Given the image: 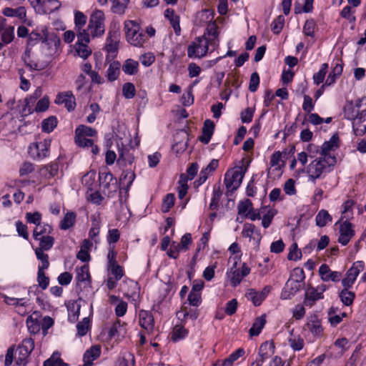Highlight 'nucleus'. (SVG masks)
Returning <instances> with one entry per match:
<instances>
[{
	"label": "nucleus",
	"instance_id": "nucleus-1",
	"mask_svg": "<svg viewBox=\"0 0 366 366\" xmlns=\"http://www.w3.org/2000/svg\"><path fill=\"white\" fill-rule=\"evenodd\" d=\"M219 46L218 32L216 27L212 28L205 35L197 37L187 47L189 58L202 59L205 56L211 47L210 52L214 51Z\"/></svg>",
	"mask_w": 366,
	"mask_h": 366
},
{
	"label": "nucleus",
	"instance_id": "nucleus-2",
	"mask_svg": "<svg viewBox=\"0 0 366 366\" xmlns=\"http://www.w3.org/2000/svg\"><path fill=\"white\" fill-rule=\"evenodd\" d=\"M336 162L337 159L335 156H320L316 158L307 168L310 179L315 182L317 179L321 178L323 174L330 172Z\"/></svg>",
	"mask_w": 366,
	"mask_h": 366
},
{
	"label": "nucleus",
	"instance_id": "nucleus-3",
	"mask_svg": "<svg viewBox=\"0 0 366 366\" xmlns=\"http://www.w3.org/2000/svg\"><path fill=\"white\" fill-rule=\"evenodd\" d=\"M124 29L127 41L134 46H142L147 39L144 32L140 31L139 25L134 21L124 22Z\"/></svg>",
	"mask_w": 366,
	"mask_h": 366
},
{
	"label": "nucleus",
	"instance_id": "nucleus-4",
	"mask_svg": "<svg viewBox=\"0 0 366 366\" xmlns=\"http://www.w3.org/2000/svg\"><path fill=\"white\" fill-rule=\"evenodd\" d=\"M105 15L102 10H95L90 16L88 31L92 37L101 36L105 31Z\"/></svg>",
	"mask_w": 366,
	"mask_h": 366
},
{
	"label": "nucleus",
	"instance_id": "nucleus-5",
	"mask_svg": "<svg viewBox=\"0 0 366 366\" xmlns=\"http://www.w3.org/2000/svg\"><path fill=\"white\" fill-rule=\"evenodd\" d=\"M245 172L246 169H243L242 167L227 171L224 180L227 189L231 191L237 189L242 183Z\"/></svg>",
	"mask_w": 366,
	"mask_h": 366
},
{
	"label": "nucleus",
	"instance_id": "nucleus-6",
	"mask_svg": "<svg viewBox=\"0 0 366 366\" xmlns=\"http://www.w3.org/2000/svg\"><path fill=\"white\" fill-rule=\"evenodd\" d=\"M337 225H339V237L337 241L342 245L345 246L355 234L354 225L347 220L344 222L339 220L335 224V226Z\"/></svg>",
	"mask_w": 366,
	"mask_h": 366
},
{
	"label": "nucleus",
	"instance_id": "nucleus-7",
	"mask_svg": "<svg viewBox=\"0 0 366 366\" xmlns=\"http://www.w3.org/2000/svg\"><path fill=\"white\" fill-rule=\"evenodd\" d=\"M51 141L44 139L40 142H34L29 147V154L35 160L42 159L49 154Z\"/></svg>",
	"mask_w": 366,
	"mask_h": 366
},
{
	"label": "nucleus",
	"instance_id": "nucleus-8",
	"mask_svg": "<svg viewBox=\"0 0 366 366\" xmlns=\"http://www.w3.org/2000/svg\"><path fill=\"white\" fill-rule=\"evenodd\" d=\"M364 267V262L357 261L354 262L352 266L347 271L345 277L342 280V285L343 287L351 288L360 272L363 270Z\"/></svg>",
	"mask_w": 366,
	"mask_h": 366
},
{
	"label": "nucleus",
	"instance_id": "nucleus-9",
	"mask_svg": "<svg viewBox=\"0 0 366 366\" xmlns=\"http://www.w3.org/2000/svg\"><path fill=\"white\" fill-rule=\"evenodd\" d=\"M270 291L271 287L265 286L260 292H257L254 289H249L245 295L247 300L252 301L254 306H259Z\"/></svg>",
	"mask_w": 366,
	"mask_h": 366
},
{
	"label": "nucleus",
	"instance_id": "nucleus-10",
	"mask_svg": "<svg viewBox=\"0 0 366 366\" xmlns=\"http://www.w3.org/2000/svg\"><path fill=\"white\" fill-rule=\"evenodd\" d=\"M54 102L57 104H64L69 112L74 111L76 107V99L71 91L59 93Z\"/></svg>",
	"mask_w": 366,
	"mask_h": 366
},
{
	"label": "nucleus",
	"instance_id": "nucleus-11",
	"mask_svg": "<svg viewBox=\"0 0 366 366\" xmlns=\"http://www.w3.org/2000/svg\"><path fill=\"white\" fill-rule=\"evenodd\" d=\"M302 285V283L289 278L282 290L281 297L284 300L291 299L292 297L301 290Z\"/></svg>",
	"mask_w": 366,
	"mask_h": 366
},
{
	"label": "nucleus",
	"instance_id": "nucleus-12",
	"mask_svg": "<svg viewBox=\"0 0 366 366\" xmlns=\"http://www.w3.org/2000/svg\"><path fill=\"white\" fill-rule=\"evenodd\" d=\"M319 273L324 282L332 281L338 282L342 278V272L332 271L326 264H322L319 268Z\"/></svg>",
	"mask_w": 366,
	"mask_h": 366
},
{
	"label": "nucleus",
	"instance_id": "nucleus-13",
	"mask_svg": "<svg viewBox=\"0 0 366 366\" xmlns=\"http://www.w3.org/2000/svg\"><path fill=\"white\" fill-rule=\"evenodd\" d=\"M325 290V287L320 292H318L317 290L314 287L308 288L305 292L303 304L307 307H312L317 300L324 298L323 292Z\"/></svg>",
	"mask_w": 366,
	"mask_h": 366
},
{
	"label": "nucleus",
	"instance_id": "nucleus-14",
	"mask_svg": "<svg viewBox=\"0 0 366 366\" xmlns=\"http://www.w3.org/2000/svg\"><path fill=\"white\" fill-rule=\"evenodd\" d=\"M352 128L357 136H361L366 133V109L358 113L352 121Z\"/></svg>",
	"mask_w": 366,
	"mask_h": 366
},
{
	"label": "nucleus",
	"instance_id": "nucleus-15",
	"mask_svg": "<svg viewBox=\"0 0 366 366\" xmlns=\"http://www.w3.org/2000/svg\"><path fill=\"white\" fill-rule=\"evenodd\" d=\"M118 154L119 157L117 162L120 167H124L127 164L131 165L133 163L134 157L129 148L124 146L119 147Z\"/></svg>",
	"mask_w": 366,
	"mask_h": 366
},
{
	"label": "nucleus",
	"instance_id": "nucleus-16",
	"mask_svg": "<svg viewBox=\"0 0 366 366\" xmlns=\"http://www.w3.org/2000/svg\"><path fill=\"white\" fill-rule=\"evenodd\" d=\"M99 180L101 184L104 189L115 191L117 188V180L114 175L109 172H99Z\"/></svg>",
	"mask_w": 366,
	"mask_h": 366
},
{
	"label": "nucleus",
	"instance_id": "nucleus-17",
	"mask_svg": "<svg viewBox=\"0 0 366 366\" xmlns=\"http://www.w3.org/2000/svg\"><path fill=\"white\" fill-rule=\"evenodd\" d=\"M139 325L146 330L148 332L153 331L154 327V320L152 315L144 310H142L139 312Z\"/></svg>",
	"mask_w": 366,
	"mask_h": 366
},
{
	"label": "nucleus",
	"instance_id": "nucleus-18",
	"mask_svg": "<svg viewBox=\"0 0 366 366\" xmlns=\"http://www.w3.org/2000/svg\"><path fill=\"white\" fill-rule=\"evenodd\" d=\"M339 140V137L337 134H334L332 136L330 139L327 142H325L321 147L320 151V155L322 157L326 156H332L330 154L331 151H334L337 148V142Z\"/></svg>",
	"mask_w": 366,
	"mask_h": 366
},
{
	"label": "nucleus",
	"instance_id": "nucleus-19",
	"mask_svg": "<svg viewBox=\"0 0 366 366\" xmlns=\"http://www.w3.org/2000/svg\"><path fill=\"white\" fill-rule=\"evenodd\" d=\"M214 122L210 119L205 120L202 128V134L199 138V141L205 144H208L214 133Z\"/></svg>",
	"mask_w": 366,
	"mask_h": 366
},
{
	"label": "nucleus",
	"instance_id": "nucleus-20",
	"mask_svg": "<svg viewBox=\"0 0 366 366\" xmlns=\"http://www.w3.org/2000/svg\"><path fill=\"white\" fill-rule=\"evenodd\" d=\"M164 16L169 20L176 35H180L181 27L179 24V16L175 14L172 9H167L164 11Z\"/></svg>",
	"mask_w": 366,
	"mask_h": 366
},
{
	"label": "nucleus",
	"instance_id": "nucleus-21",
	"mask_svg": "<svg viewBox=\"0 0 366 366\" xmlns=\"http://www.w3.org/2000/svg\"><path fill=\"white\" fill-rule=\"evenodd\" d=\"M34 348V341L32 338L24 339L21 344L19 345L17 350L19 355H22L23 358H27Z\"/></svg>",
	"mask_w": 366,
	"mask_h": 366
},
{
	"label": "nucleus",
	"instance_id": "nucleus-22",
	"mask_svg": "<svg viewBox=\"0 0 366 366\" xmlns=\"http://www.w3.org/2000/svg\"><path fill=\"white\" fill-rule=\"evenodd\" d=\"M135 177L136 175L134 172L130 169L123 171L120 177V184L124 185L122 189H124L126 192H128L129 190Z\"/></svg>",
	"mask_w": 366,
	"mask_h": 366
},
{
	"label": "nucleus",
	"instance_id": "nucleus-23",
	"mask_svg": "<svg viewBox=\"0 0 366 366\" xmlns=\"http://www.w3.org/2000/svg\"><path fill=\"white\" fill-rule=\"evenodd\" d=\"M112 6L111 11L118 15H124L128 7L130 0H109Z\"/></svg>",
	"mask_w": 366,
	"mask_h": 366
},
{
	"label": "nucleus",
	"instance_id": "nucleus-24",
	"mask_svg": "<svg viewBox=\"0 0 366 366\" xmlns=\"http://www.w3.org/2000/svg\"><path fill=\"white\" fill-rule=\"evenodd\" d=\"M274 352V345L272 342H264L261 344L259 350L258 355L260 356L263 360H266L269 358Z\"/></svg>",
	"mask_w": 366,
	"mask_h": 366
},
{
	"label": "nucleus",
	"instance_id": "nucleus-25",
	"mask_svg": "<svg viewBox=\"0 0 366 366\" xmlns=\"http://www.w3.org/2000/svg\"><path fill=\"white\" fill-rule=\"evenodd\" d=\"M119 36V34L117 31H109L105 46L109 52H114L117 50Z\"/></svg>",
	"mask_w": 366,
	"mask_h": 366
},
{
	"label": "nucleus",
	"instance_id": "nucleus-26",
	"mask_svg": "<svg viewBox=\"0 0 366 366\" xmlns=\"http://www.w3.org/2000/svg\"><path fill=\"white\" fill-rule=\"evenodd\" d=\"M266 324V315L264 314L255 319L252 327L249 330L250 336H257Z\"/></svg>",
	"mask_w": 366,
	"mask_h": 366
},
{
	"label": "nucleus",
	"instance_id": "nucleus-27",
	"mask_svg": "<svg viewBox=\"0 0 366 366\" xmlns=\"http://www.w3.org/2000/svg\"><path fill=\"white\" fill-rule=\"evenodd\" d=\"M218 160L214 159L209 162L207 167H205L200 172L199 179L196 181V182L198 183V185L202 184L207 179V170H209V172H214L218 167Z\"/></svg>",
	"mask_w": 366,
	"mask_h": 366
},
{
	"label": "nucleus",
	"instance_id": "nucleus-28",
	"mask_svg": "<svg viewBox=\"0 0 366 366\" xmlns=\"http://www.w3.org/2000/svg\"><path fill=\"white\" fill-rule=\"evenodd\" d=\"M47 38L48 33L46 29H42L41 33L34 31L29 35L28 44L33 46L40 41L42 42L46 41Z\"/></svg>",
	"mask_w": 366,
	"mask_h": 366
},
{
	"label": "nucleus",
	"instance_id": "nucleus-29",
	"mask_svg": "<svg viewBox=\"0 0 366 366\" xmlns=\"http://www.w3.org/2000/svg\"><path fill=\"white\" fill-rule=\"evenodd\" d=\"M350 288L343 287L342 290L339 292V297L341 302L345 306H350L352 305L354 300L355 298V293L354 292L350 291Z\"/></svg>",
	"mask_w": 366,
	"mask_h": 366
},
{
	"label": "nucleus",
	"instance_id": "nucleus-30",
	"mask_svg": "<svg viewBox=\"0 0 366 366\" xmlns=\"http://www.w3.org/2000/svg\"><path fill=\"white\" fill-rule=\"evenodd\" d=\"M101 354V348L98 345L92 346L84 355V361L92 365V362L97 359Z\"/></svg>",
	"mask_w": 366,
	"mask_h": 366
},
{
	"label": "nucleus",
	"instance_id": "nucleus-31",
	"mask_svg": "<svg viewBox=\"0 0 366 366\" xmlns=\"http://www.w3.org/2000/svg\"><path fill=\"white\" fill-rule=\"evenodd\" d=\"M332 216L325 209L320 210L315 217L316 224L320 227L326 226L328 222H332Z\"/></svg>",
	"mask_w": 366,
	"mask_h": 366
},
{
	"label": "nucleus",
	"instance_id": "nucleus-32",
	"mask_svg": "<svg viewBox=\"0 0 366 366\" xmlns=\"http://www.w3.org/2000/svg\"><path fill=\"white\" fill-rule=\"evenodd\" d=\"M76 280L78 283L83 282L85 285L90 284V274L87 265H84L76 269Z\"/></svg>",
	"mask_w": 366,
	"mask_h": 366
},
{
	"label": "nucleus",
	"instance_id": "nucleus-33",
	"mask_svg": "<svg viewBox=\"0 0 366 366\" xmlns=\"http://www.w3.org/2000/svg\"><path fill=\"white\" fill-rule=\"evenodd\" d=\"M53 228L51 225L46 223H40L35 227L33 231V237L34 239H38L39 237H41L46 234H49L52 232Z\"/></svg>",
	"mask_w": 366,
	"mask_h": 366
},
{
	"label": "nucleus",
	"instance_id": "nucleus-34",
	"mask_svg": "<svg viewBox=\"0 0 366 366\" xmlns=\"http://www.w3.org/2000/svg\"><path fill=\"white\" fill-rule=\"evenodd\" d=\"M120 72V63L119 61H113L111 63L107 71V77L109 81H115Z\"/></svg>",
	"mask_w": 366,
	"mask_h": 366
},
{
	"label": "nucleus",
	"instance_id": "nucleus-35",
	"mask_svg": "<svg viewBox=\"0 0 366 366\" xmlns=\"http://www.w3.org/2000/svg\"><path fill=\"white\" fill-rule=\"evenodd\" d=\"M36 240L39 241V246L36 249H41V251L50 250L54 244V238L50 235H43Z\"/></svg>",
	"mask_w": 366,
	"mask_h": 366
},
{
	"label": "nucleus",
	"instance_id": "nucleus-36",
	"mask_svg": "<svg viewBox=\"0 0 366 366\" xmlns=\"http://www.w3.org/2000/svg\"><path fill=\"white\" fill-rule=\"evenodd\" d=\"M139 63L138 61L133 60L132 59H127L123 66L122 71L129 75H134L138 72Z\"/></svg>",
	"mask_w": 366,
	"mask_h": 366
},
{
	"label": "nucleus",
	"instance_id": "nucleus-37",
	"mask_svg": "<svg viewBox=\"0 0 366 366\" xmlns=\"http://www.w3.org/2000/svg\"><path fill=\"white\" fill-rule=\"evenodd\" d=\"M76 214L74 212H68L60 222L59 227L62 230H66L73 227L76 220Z\"/></svg>",
	"mask_w": 366,
	"mask_h": 366
},
{
	"label": "nucleus",
	"instance_id": "nucleus-38",
	"mask_svg": "<svg viewBox=\"0 0 366 366\" xmlns=\"http://www.w3.org/2000/svg\"><path fill=\"white\" fill-rule=\"evenodd\" d=\"M80 305L77 304L76 302H73L67 306L68 320L69 322L74 323L78 320L80 313Z\"/></svg>",
	"mask_w": 366,
	"mask_h": 366
},
{
	"label": "nucleus",
	"instance_id": "nucleus-39",
	"mask_svg": "<svg viewBox=\"0 0 366 366\" xmlns=\"http://www.w3.org/2000/svg\"><path fill=\"white\" fill-rule=\"evenodd\" d=\"M343 68L341 64H337L332 69V71L329 74L325 85L330 86L333 84L337 76H340L342 72Z\"/></svg>",
	"mask_w": 366,
	"mask_h": 366
},
{
	"label": "nucleus",
	"instance_id": "nucleus-40",
	"mask_svg": "<svg viewBox=\"0 0 366 366\" xmlns=\"http://www.w3.org/2000/svg\"><path fill=\"white\" fill-rule=\"evenodd\" d=\"M59 165L56 163H52L41 169L40 173L46 178H52L58 174Z\"/></svg>",
	"mask_w": 366,
	"mask_h": 366
},
{
	"label": "nucleus",
	"instance_id": "nucleus-41",
	"mask_svg": "<svg viewBox=\"0 0 366 366\" xmlns=\"http://www.w3.org/2000/svg\"><path fill=\"white\" fill-rule=\"evenodd\" d=\"M97 130L92 127L85 126V125H79L75 129V134L76 136H81L84 137H92L96 136Z\"/></svg>",
	"mask_w": 366,
	"mask_h": 366
},
{
	"label": "nucleus",
	"instance_id": "nucleus-42",
	"mask_svg": "<svg viewBox=\"0 0 366 366\" xmlns=\"http://www.w3.org/2000/svg\"><path fill=\"white\" fill-rule=\"evenodd\" d=\"M237 262L234 264L233 267L231 269V271L229 274V277L230 279L231 285L233 287H237L240 284L242 280L244 277L241 276V272L239 269H237Z\"/></svg>",
	"mask_w": 366,
	"mask_h": 366
},
{
	"label": "nucleus",
	"instance_id": "nucleus-43",
	"mask_svg": "<svg viewBox=\"0 0 366 366\" xmlns=\"http://www.w3.org/2000/svg\"><path fill=\"white\" fill-rule=\"evenodd\" d=\"M3 14L6 16H17L22 18L26 16V9L24 6H20L17 9L6 7L4 9Z\"/></svg>",
	"mask_w": 366,
	"mask_h": 366
},
{
	"label": "nucleus",
	"instance_id": "nucleus-44",
	"mask_svg": "<svg viewBox=\"0 0 366 366\" xmlns=\"http://www.w3.org/2000/svg\"><path fill=\"white\" fill-rule=\"evenodd\" d=\"M252 208L253 206L251 200L246 199L245 200L239 202L237 205L238 214L246 217Z\"/></svg>",
	"mask_w": 366,
	"mask_h": 366
},
{
	"label": "nucleus",
	"instance_id": "nucleus-45",
	"mask_svg": "<svg viewBox=\"0 0 366 366\" xmlns=\"http://www.w3.org/2000/svg\"><path fill=\"white\" fill-rule=\"evenodd\" d=\"M188 334V331L182 325H176L173 328L172 340L174 342H177L184 339Z\"/></svg>",
	"mask_w": 366,
	"mask_h": 366
},
{
	"label": "nucleus",
	"instance_id": "nucleus-46",
	"mask_svg": "<svg viewBox=\"0 0 366 366\" xmlns=\"http://www.w3.org/2000/svg\"><path fill=\"white\" fill-rule=\"evenodd\" d=\"M345 117L349 120L353 121L357 115L358 114V112L356 110L355 105L352 102H347L344 108H343Z\"/></svg>",
	"mask_w": 366,
	"mask_h": 366
},
{
	"label": "nucleus",
	"instance_id": "nucleus-47",
	"mask_svg": "<svg viewBox=\"0 0 366 366\" xmlns=\"http://www.w3.org/2000/svg\"><path fill=\"white\" fill-rule=\"evenodd\" d=\"M57 125V119L56 117L51 116L42 121L41 128L45 132L50 133Z\"/></svg>",
	"mask_w": 366,
	"mask_h": 366
},
{
	"label": "nucleus",
	"instance_id": "nucleus-48",
	"mask_svg": "<svg viewBox=\"0 0 366 366\" xmlns=\"http://www.w3.org/2000/svg\"><path fill=\"white\" fill-rule=\"evenodd\" d=\"M34 251L36 258L41 262L38 269H46L49 266V255L44 253V251H41V249H35Z\"/></svg>",
	"mask_w": 366,
	"mask_h": 366
},
{
	"label": "nucleus",
	"instance_id": "nucleus-49",
	"mask_svg": "<svg viewBox=\"0 0 366 366\" xmlns=\"http://www.w3.org/2000/svg\"><path fill=\"white\" fill-rule=\"evenodd\" d=\"M68 365L61 359L57 352H54L50 358L44 361L43 366H67Z\"/></svg>",
	"mask_w": 366,
	"mask_h": 366
},
{
	"label": "nucleus",
	"instance_id": "nucleus-50",
	"mask_svg": "<svg viewBox=\"0 0 366 366\" xmlns=\"http://www.w3.org/2000/svg\"><path fill=\"white\" fill-rule=\"evenodd\" d=\"M327 69H328V64H327V63L322 64L320 71L313 75V81L315 84L319 85L320 84H321L324 81L325 75L327 72Z\"/></svg>",
	"mask_w": 366,
	"mask_h": 366
},
{
	"label": "nucleus",
	"instance_id": "nucleus-51",
	"mask_svg": "<svg viewBox=\"0 0 366 366\" xmlns=\"http://www.w3.org/2000/svg\"><path fill=\"white\" fill-rule=\"evenodd\" d=\"M307 327L310 332L315 335H320L323 330L321 326V323L317 317H314L313 320H311L307 323Z\"/></svg>",
	"mask_w": 366,
	"mask_h": 366
},
{
	"label": "nucleus",
	"instance_id": "nucleus-52",
	"mask_svg": "<svg viewBox=\"0 0 366 366\" xmlns=\"http://www.w3.org/2000/svg\"><path fill=\"white\" fill-rule=\"evenodd\" d=\"M92 227L89 232V236L91 239H94L99 233L100 229V220L99 217L97 216H92Z\"/></svg>",
	"mask_w": 366,
	"mask_h": 366
},
{
	"label": "nucleus",
	"instance_id": "nucleus-53",
	"mask_svg": "<svg viewBox=\"0 0 366 366\" xmlns=\"http://www.w3.org/2000/svg\"><path fill=\"white\" fill-rule=\"evenodd\" d=\"M74 48L77 55L84 59L92 54V51L88 48L87 44H76Z\"/></svg>",
	"mask_w": 366,
	"mask_h": 366
},
{
	"label": "nucleus",
	"instance_id": "nucleus-54",
	"mask_svg": "<svg viewBox=\"0 0 366 366\" xmlns=\"http://www.w3.org/2000/svg\"><path fill=\"white\" fill-rule=\"evenodd\" d=\"M174 195L173 194H167L163 199L162 204V211L164 213L168 212L174 204Z\"/></svg>",
	"mask_w": 366,
	"mask_h": 366
},
{
	"label": "nucleus",
	"instance_id": "nucleus-55",
	"mask_svg": "<svg viewBox=\"0 0 366 366\" xmlns=\"http://www.w3.org/2000/svg\"><path fill=\"white\" fill-rule=\"evenodd\" d=\"M37 282H38L39 286L42 290H44L48 287V286L49 285V278L47 276H46V274L44 273V269H38Z\"/></svg>",
	"mask_w": 366,
	"mask_h": 366
},
{
	"label": "nucleus",
	"instance_id": "nucleus-56",
	"mask_svg": "<svg viewBox=\"0 0 366 366\" xmlns=\"http://www.w3.org/2000/svg\"><path fill=\"white\" fill-rule=\"evenodd\" d=\"M222 196V191L219 187H214L213 189L212 198L211 203L209 204V209L214 210L217 209L219 206V202Z\"/></svg>",
	"mask_w": 366,
	"mask_h": 366
},
{
	"label": "nucleus",
	"instance_id": "nucleus-57",
	"mask_svg": "<svg viewBox=\"0 0 366 366\" xmlns=\"http://www.w3.org/2000/svg\"><path fill=\"white\" fill-rule=\"evenodd\" d=\"M285 24V17L282 15L278 16L272 23L271 29L274 34H278L281 32Z\"/></svg>",
	"mask_w": 366,
	"mask_h": 366
},
{
	"label": "nucleus",
	"instance_id": "nucleus-58",
	"mask_svg": "<svg viewBox=\"0 0 366 366\" xmlns=\"http://www.w3.org/2000/svg\"><path fill=\"white\" fill-rule=\"evenodd\" d=\"M124 331L120 320H117L110 327L108 335L110 338L120 335Z\"/></svg>",
	"mask_w": 366,
	"mask_h": 366
},
{
	"label": "nucleus",
	"instance_id": "nucleus-59",
	"mask_svg": "<svg viewBox=\"0 0 366 366\" xmlns=\"http://www.w3.org/2000/svg\"><path fill=\"white\" fill-rule=\"evenodd\" d=\"M89 319L88 317H84L81 322H79L76 325L77 334L79 336L82 337L84 336L89 330Z\"/></svg>",
	"mask_w": 366,
	"mask_h": 366
},
{
	"label": "nucleus",
	"instance_id": "nucleus-60",
	"mask_svg": "<svg viewBox=\"0 0 366 366\" xmlns=\"http://www.w3.org/2000/svg\"><path fill=\"white\" fill-rule=\"evenodd\" d=\"M302 257V252L298 249L297 243H293L290 248L287 255V258L290 260L297 261Z\"/></svg>",
	"mask_w": 366,
	"mask_h": 366
},
{
	"label": "nucleus",
	"instance_id": "nucleus-61",
	"mask_svg": "<svg viewBox=\"0 0 366 366\" xmlns=\"http://www.w3.org/2000/svg\"><path fill=\"white\" fill-rule=\"evenodd\" d=\"M135 87L132 83L127 82L123 85L122 93L126 99H132L135 96Z\"/></svg>",
	"mask_w": 366,
	"mask_h": 366
},
{
	"label": "nucleus",
	"instance_id": "nucleus-62",
	"mask_svg": "<svg viewBox=\"0 0 366 366\" xmlns=\"http://www.w3.org/2000/svg\"><path fill=\"white\" fill-rule=\"evenodd\" d=\"M316 24L313 19L307 20L303 26V32L306 36L313 37Z\"/></svg>",
	"mask_w": 366,
	"mask_h": 366
},
{
	"label": "nucleus",
	"instance_id": "nucleus-63",
	"mask_svg": "<svg viewBox=\"0 0 366 366\" xmlns=\"http://www.w3.org/2000/svg\"><path fill=\"white\" fill-rule=\"evenodd\" d=\"M86 16L79 11H76L74 14V23L76 27L80 30L86 24Z\"/></svg>",
	"mask_w": 366,
	"mask_h": 366
},
{
	"label": "nucleus",
	"instance_id": "nucleus-64",
	"mask_svg": "<svg viewBox=\"0 0 366 366\" xmlns=\"http://www.w3.org/2000/svg\"><path fill=\"white\" fill-rule=\"evenodd\" d=\"M26 219L27 222L36 224L38 226L41 223V214L39 212H35L34 213L27 212L26 214Z\"/></svg>",
	"mask_w": 366,
	"mask_h": 366
}]
</instances>
